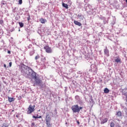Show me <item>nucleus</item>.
<instances>
[{"instance_id": "22", "label": "nucleus", "mask_w": 127, "mask_h": 127, "mask_svg": "<svg viewBox=\"0 0 127 127\" xmlns=\"http://www.w3.org/2000/svg\"><path fill=\"white\" fill-rule=\"evenodd\" d=\"M40 58V56L39 55H37L35 57V60H37V59H39Z\"/></svg>"}, {"instance_id": "14", "label": "nucleus", "mask_w": 127, "mask_h": 127, "mask_svg": "<svg viewBox=\"0 0 127 127\" xmlns=\"http://www.w3.org/2000/svg\"><path fill=\"white\" fill-rule=\"evenodd\" d=\"M63 6L64 7H65V8H66V9H68V4L65 3H63Z\"/></svg>"}, {"instance_id": "17", "label": "nucleus", "mask_w": 127, "mask_h": 127, "mask_svg": "<svg viewBox=\"0 0 127 127\" xmlns=\"http://www.w3.org/2000/svg\"><path fill=\"white\" fill-rule=\"evenodd\" d=\"M2 127H8V125H7V123H4L2 125Z\"/></svg>"}, {"instance_id": "12", "label": "nucleus", "mask_w": 127, "mask_h": 127, "mask_svg": "<svg viewBox=\"0 0 127 127\" xmlns=\"http://www.w3.org/2000/svg\"><path fill=\"white\" fill-rule=\"evenodd\" d=\"M107 122H108V118H105L103 120L101 121V124H105Z\"/></svg>"}, {"instance_id": "27", "label": "nucleus", "mask_w": 127, "mask_h": 127, "mask_svg": "<svg viewBox=\"0 0 127 127\" xmlns=\"http://www.w3.org/2000/svg\"><path fill=\"white\" fill-rule=\"evenodd\" d=\"M4 68H6V65L5 64H4Z\"/></svg>"}, {"instance_id": "19", "label": "nucleus", "mask_w": 127, "mask_h": 127, "mask_svg": "<svg viewBox=\"0 0 127 127\" xmlns=\"http://www.w3.org/2000/svg\"><path fill=\"white\" fill-rule=\"evenodd\" d=\"M41 61L43 62H45L46 61V58L45 57H43L41 59Z\"/></svg>"}, {"instance_id": "18", "label": "nucleus", "mask_w": 127, "mask_h": 127, "mask_svg": "<svg viewBox=\"0 0 127 127\" xmlns=\"http://www.w3.org/2000/svg\"><path fill=\"white\" fill-rule=\"evenodd\" d=\"M19 25H20V27H23V26H24V25L23 24V23H22L21 22H19Z\"/></svg>"}, {"instance_id": "6", "label": "nucleus", "mask_w": 127, "mask_h": 127, "mask_svg": "<svg viewBox=\"0 0 127 127\" xmlns=\"http://www.w3.org/2000/svg\"><path fill=\"white\" fill-rule=\"evenodd\" d=\"M44 49H45L47 53H52V49H51V47H50L49 46H45Z\"/></svg>"}, {"instance_id": "25", "label": "nucleus", "mask_w": 127, "mask_h": 127, "mask_svg": "<svg viewBox=\"0 0 127 127\" xmlns=\"http://www.w3.org/2000/svg\"><path fill=\"white\" fill-rule=\"evenodd\" d=\"M11 65H12V62H10V63H9V67H11Z\"/></svg>"}, {"instance_id": "5", "label": "nucleus", "mask_w": 127, "mask_h": 127, "mask_svg": "<svg viewBox=\"0 0 127 127\" xmlns=\"http://www.w3.org/2000/svg\"><path fill=\"white\" fill-rule=\"evenodd\" d=\"M35 107V106H34V107H33L32 105H30L28 108V111H27L28 114H31L32 113H33V112L35 111V109H34Z\"/></svg>"}, {"instance_id": "10", "label": "nucleus", "mask_w": 127, "mask_h": 127, "mask_svg": "<svg viewBox=\"0 0 127 127\" xmlns=\"http://www.w3.org/2000/svg\"><path fill=\"white\" fill-rule=\"evenodd\" d=\"M116 116L118 118H121V117H122V112L121 111L117 112L116 114Z\"/></svg>"}, {"instance_id": "13", "label": "nucleus", "mask_w": 127, "mask_h": 127, "mask_svg": "<svg viewBox=\"0 0 127 127\" xmlns=\"http://www.w3.org/2000/svg\"><path fill=\"white\" fill-rule=\"evenodd\" d=\"M78 17L80 19H81V20H83V17H84V16L81 14H78L77 15Z\"/></svg>"}, {"instance_id": "16", "label": "nucleus", "mask_w": 127, "mask_h": 127, "mask_svg": "<svg viewBox=\"0 0 127 127\" xmlns=\"http://www.w3.org/2000/svg\"><path fill=\"white\" fill-rule=\"evenodd\" d=\"M33 119H41V116H38V115H37V116H33Z\"/></svg>"}, {"instance_id": "32", "label": "nucleus", "mask_w": 127, "mask_h": 127, "mask_svg": "<svg viewBox=\"0 0 127 127\" xmlns=\"http://www.w3.org/2000/svg\"><path fill=\"white\" fill-rule=\"evenodd\" d=\"M126 2H127V0H126Z\"/></svg>"}, {"instance_id": "30", "label": "nucleus", "mask_w": 127, "mask_h": 127, "mask_svg": "<svg viewBox=\"0 0 127 127\" xmlns=\"http://www.w3.org/2000/svg\"><path fill=\"white\" fill-rule=\"evenodd\" d=\"M97 71H98V69H96V70H95V73H97Z\"/></svg>"}, {"instance_id": "9", "label": "nucleus", "mask_w": 127, "mask_h": 127, "mask_svg": "<svg viewBox=\"0 0 127 127\" xmlns=\"http://www.w3.org/2000/svg\"><path fill=\"white\" fill-rule=\"evenodd\" d=\"M73 22L75 25H78V26L82 25V24L80 22H78V21L74 20Z\"/></svg>"}, {"instance_id": "20", "label": "nucleus", "mask_w": 127, "mask_h": 127, "mask_svg": "<svg viewBox=\"0 0 127 127\" xmlns=\"http://www.w3.org/2000/svg\"><path fill=\"white\" fill-rule=\"evenodd\" d=\"M115 62H116V63H119V62H121V59L119 58L115 59Z\"/></svg>"}, {"instance_id": "7", "label": "nucleus", "mask_w": 127, "mask_h": 127, "mask_svg": "<svg viewBox=\"0 0 127 127\" xmlns=\"http://www.w3.org/2000/svg\"><path fill=\"white\" fill-rule=\"evenodd\" d=\"M104 52L105 55H106V56H107V57H109V56H110L109 51L108 50V47H105V49H104Z\"/></svg>"}, {"instance_id": "2", "label": "nucleus", "mask_w": 127, "mask_h": 127, "mask_svg": "<svg viewBox=\"0 0 127 127\" xmlns=\"http://www.w3.org/2000/svg\"><path fill=\"white\" fill-rule=\"evenodd\" d=\"M51 121V118H50V116L49 114H47L46 115V124L47 125V127H52V123L50 122Z\"/></svg>"}, {"instance_id": "3", "label": "nucleus", "mask_w": 127, "mask_h": 127, "mask_svg": "<svg viewBox=\"0 0 127 127\" xmlns=\"http://www.w3.org/2000/svg\"><path fill=\"white\" fill-rule=\"evenodd\" d=\"M83 109L82 107H79L78 105H75L71 107V110L73 113H79L80 110Z\"/></svg>"}, {"instance_id": "15", "label": "nucleus", "mask_w": 127, "mask_h": 127, "mask_svg": "<svg viewBox=\"0 0 127 127\" xmlns=\"http://www.w3.org/2000/svg\"><path fill=\"white\" fill-rule=\"evenodd\" d=\"M104 92L105 93V94H108V93L110 92V90L109 89H108V88H105L104 90Z\"/></svg>"}, {"instance_id": "23", "label": "nucleus", "mask_w": 127, "mask_h": 127, "mask_svg": "<svg viewBox=\"0 0 127 127\" xmlns=\"http://www.w3.org/2000/svg\"><path fill=\"white\" fill-rule=\"evenodd\" d=\"M18 3L19 4H22V0H19Z\"/></svg>"}, {"instance_id": "26", "label": "nucleus", "mask_w": 127, "mask_h": 127, "mask_svg": "<svg viewBox=\"0 0 127 127\" xmlns=\"http://www.w3.org/2000/svg\"><path fill=\"white\" fill-rule=\"evenodd\" d=\"M7 54H10V51H7Z\"/></svg>"}, {"instance_id": "31", "label": "nucleus", "mask_w": 127, "mask_h": 127, "mask_svg": "<svg viewBox=\"0 0 127 127\" xmlns=\"http://www.w3.org/2000/svg\"><path fill=\"white\" fill-rule=\"evenodd\" d=\"M16 118H18L19 116L18 115H16Z\"/></svg>"}, {"instance_id": "11", "label": "nucleus", "mask_w": 127, "mask_h": 127, "mask_svg": "<svg viewBox=\"0 0 127 127\" xmlns=\"http://www.w3.org/2000/svg\"><path fill=\"white\" fill-rule=\"evenodd\" d=\"M8 101L9 102V103L14 102L15 99L14 98H10V97H8Z\"/></svg>"}, {"instance_id": "21", "label": "nucleus", "mask_w": 127, "mask_h": 127, "mask_svg": "<svg viewBox=\"0 0 127 127\" xmlns=\"http://www.w3.org/2000/svg\"><path fill=\"white\" fill-rule=\"evenodd\" d=\"M115 123H114V122H111L110 123V127H115Z\"/></svg>"}, {"instance_id": "24", "label": "nucleus", "mask_w": 127, "mask_h": 127, "mask_svg": "<svg viewBox=\"0 0 127 127\" xmlns=\"http://www.w3.org/2000/svg\"><path fill=\"white\" fill-rule=\"evenodd\" d=\"M3 23V20H0V24H2Z\"/></svg>"}, {"instance_id": "4", "label": "nucleus", "mask_w": 127, "mask_h": 127, "mask_svg": "<svg viewBox=\"0 0 127 127\" xmlns=\"http://www.w3.org/2000/svg\"><path fill=\"white\" fill-rule=\"evenodd\" d=\"M21 68H22V70L21 72H24V73H25L26 74H29V72H27V71L24 70H28V71H29L30 70L31 71H33L31 68H30V67H28L25 65H24V64H23L21 65Z\"/></svg>"}, {"instance_id": "8", "label": "nucleus", "mask_w": 127, "mask_h": 127, "mask_svg": "<svg viewBox=\"0 0 127 127\" xmlns=\"http://www.w3.org/2000/svg\"><path fill=\"white\" fill-rule=\"evenodd\" d=\"M40 21L41 23L44 24L45 22H47V20L43 18H41L40 19Z\"/></svg>"}, {"instance_id": "29", "label": "nucleus", "mask_w": 127, "mask_h": 127, "mask_svg": "<svg viewBox=\"0 0 127 127\" xmlns=\"http://www.w3.org/2000/svg\"><path fill=\"white\" fill-rule=\"evenodd\" d=\"M29 19H30V18L29 17H29L27 18V20H29Z\"/></svg>"}, {"instance_id": "28", "label": "nucleus", "mask_w": 127, "mask_h": 127, "mask_svg": "<svg viewBox=\"0 0 127 127\" xmlns=\"http://www.w3.org/2000/svg\"><path fill=\"white\" fill-rule=\"evenodd\" d=\"M77 124L80 125V122L79 121H77Z\"/></svg>"}, {"instance_id": "1", "label": "nucleus", "mask_w": 127, "mask_h": 127, "mask_svg": "<svg viewBox=\"0 0 127 127\" xmlns=\"http://www.w3.org/2000/svg\"><path fill=\"white\" fill-rule=\"evenodd\" d=\"M32 78L34 79V81H33V86H39L40 84L42 83V81L39 78L37 77L36 76V73L33 72L32 73Z\"/></svg>"}]
</instances>
